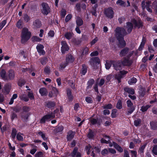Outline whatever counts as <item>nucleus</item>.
<instances>
[{
	"mask_svg": "<svg viewBox=\"0 0 157 157\" xmlns=\"http://www.w3.org/2000/svg\"><path fill=\"white\" fill-rule=\"evenodd\" d=\"M59 112L58 109L55 110L54 113H49L48 114L44 116L40 119V123H44L46 121H48L50 120L51 119L54 118L55 115Z\"/></svg>",
	"mask_w": 157,
	"mask_h": 157,
	"instance_id": "4",
	"label": "nucleus"
},
{
	"mask_svg": "<svg viewBox=\"0 0 157 157\" xmlns=\"http://www.w3.org/2000/svg\"><path fill=\"white\" fill-rule=\"evenodd\" d=\"M67 95L68 98L70 100H71L73 99V97L71 94V91L70 90H68L67 91Z\"/></svg>",
	"mask_w": 157,
	"mask_h": 157,
	"instance_id": "39",
	"label": "nucleus"
},
{
	"mask_svg": "<svg viewBox=\"0 0 157 157\" xmlns=\"http://www.w3.org/2000/svg\"><path fill=\"white\" fill-rule=\"evenodd\" d=\"M94 136V133L92 130H90L87 135V137L90 139H92Z\"/></svg>",
	"mask_w": 157,
	"mask_h": 157,
	"instance_id": "41",
	"label": "nucleus"
},
{
	"mask_svg": "<svg viewBox=\"0 0 157 157\" xmlns=\"http://www.w3.org/2000/svg\"><path fill=\"white\" fill-rule=\"evenodd\" d=\"M61 51L62 53L64 54L69 50V48L65 41H62L61 42Z\"/></svg>",
	"mask_w": 157,
	"mask_h": 157,
	"instance_id": "14",
	"label": "nucleus"
},
{
	"mask_svg": "<svg viewBox=\"0 0 157 157\" xmlns=\"http://www.w3.org/2000/svg\"><path fill=\"white\" fill-rule=\"evenodd\" d=\"M63 127L62 126H59L57 128L56 130L57 132H60L62 131L63 130Z\"/></svg>",
	"mask_w": 157,
	"mask_h": 157,
	"instance_id": "54",
	"label": "nucleus"
},
{
	"mask_svg": "<svg viewBox=\"0 0 157 157\" xmlns=\"http://www.w3.org/2000/svg\"><path fill=\"white\" fill-rule=\"evenodd\" d=\"M29 90L28 92V96L29 98L31 100L34 99V97L32 91H31L30 89H27V90Z\"/></svg>",
	"mask_w": 157,
	"mask_h": 157,
	"instance_id": "25",
	"label": "nucleus"
},
{
	"mask_svg": "<svg viewBox=\"0 0 157 157\" xmlns=\"http://www.w3.org/2000/svg\"><path fill=\"white\" fill-rule=\"evenodd\" d=\"M116 107L117 109H120L122 108V102L121 100H119L118 101Z\"/></svg>",
	"mask_w": 157,
	"mask_h": 157,
	"instance_id": "43",
	"label": "nucleus"
},
{
	"mask_svg": "<svg viewBox=\"0 0 157 157\" xmlns=\"http://www.w3.org/2000/svg\"><path fill=\"white\" fill-rule=\"evenodd\" d=\"M151 3V1H148L146 2L143 1L142 2V6L143 10L146 8L147 10L149 12H151L152 10L149 8L150 5Z\"/></svg>",
	"mask_w": 157,
	"mask_h": 157,
	"instance_id": "10",
	"label": "nucleus"
},
{
	"mask_svg": "<svg viewBox=\"0 0 157 157\" xmlns=\"http://www.w3.org/2000/svg\"><path fill=\"white\" fill-rule=\"evenodd\" d=\"M81 4L79 3H78L76 5L75 9L77 11H80L81 10Z\"/></svg>",
	"mask_w": 157,
	"mask_h": 157,
	"instance_id": "48",
	"label": "nucleus"
},
{
	"mask_svg": "<svg viewBox=\"0 0 157 157\" xmlns=\"http://www.w3.org/2000/svg\"><path fill=\"white\" fill-rule=\"evenodd\" d=\"M128 108L127 114L128 115L131 114L134 110L135 108L133 103L131 101L128 100L126 102Z\"/></svg>",
	"mask_w": 157,
	"mask_h": 157,
	"instance_id": "9",
	"label": "nucleus"
},
{
	"mask_svg": "<svg viewBox=\"0 0 157 157\" xmlns=\"http://www.w3.org/2000/svg\"><path fill=\"white\" fill-rule=\"evenodd\" d=\"M32 40L34 42H39L41 40V39L36 36H33L32 38Z\"/></svg>",
	"mask_w": 157,
	"mask_h": 157,
	"instance_id": "44",
	"label": "nucleus"
},
{
	"mask_svg": "<svg viewBox=\"0 0 157 157\" xmlns=\"http://www.w3.org/2000/svg\"><path fill=\"white\" fill-rule=\"evenodd\" d=\"M22 23L23 21L22 20H19L17 23V27L19 29H21L22 27Z\"/></svg>",
	"mask_w": 157,
	"mask_h": 157,
	"instance_id": "36",
	"label": "nucleus"
},
{
	"mask_svg": "<svg viewBox=\"0 0 157 157\" xmlns=\"http://www.w3.org/2000/svg\"><path fill=\"white\" fill-rule=\"evenodd\" d=\"M98 39L97 37H95L94 39L90 42L91 45H92L95 43L98 40Z\"/></svg>",
	"mask_w": 157,
	"mask_h": 157,
	"instance_id": "64",
	"label": "nucleus"
},
{
	"mask_svg": "<svg viewBox=\"0 0 157 157\" xmlns=\"http://www.w3.org/2000/svg\"><path fill=\"white\" fill-rule=\"evenodd\" d=\"M129 51V49L127 48H125L122 49L120 53L121 57L125 56L126 57L124 61L121 62V65L129 66L131 64L132 61L130 59V58L133 57L134 54V51Z\"/></svg>",
	"mask_w": 157,
	"mask_h": 157,
	"instance_id": "1",
	"label": "nucleus"
},
{
	"mask_svg": "<svg viewBox=\"0 0 157 157\" xmlns=\"http://www.w3.org/2000/svg\"><path fill=\"white\" fill-rule=\"evenodd\" d=\"M33 25L35 28H39L41 26V23L39 20H36L34 22Z\"/></svg>",
	"mask_w": 157,
	"mask_h": 157,
	"instance_id": "20",
	"label": "nucleus"
},
{
	"mask_svg": "<svg viewBox=\"0 0 157 157\" xmlns=\"http://www.w3.org/2000/svg\"><path fill=\"white\" fill-rule=\"evenodd\" d=\"M16 133L17 131L16 129L15 128L13 129L11 133V136L14 139L15 138Z\"/></svg>",
	"mask_w": 157,
	"mask_h": 157,
	"instance_id": "47",
	"label": "nucleus"
},
{
	"mask_svg": "<svg viewBox=\"0 0 157 157\" xmlns=\"http://www.w3.org/2000/svg\"><path fill=\"white\" fill-rule=\"evenodd\" d=\"M72 17V15L71 14H69L67 15L65 18V21L68 22L69 21Z\"/></svg>",
	"mask_w": 157,
	"mask_h": 157,
	"instance_id": "63",
	"label": "nucleus"
},
{
	"mask_svg": "<svg viewBox=\"0 0 157 157\" xmlns=\"http://www.w3.org/2000/svg\"><path fill=\"white\" fill-rule=\"evenodd\" d=\"M105 14L107 17L112 18L113 17V12L111 8H109L105 10Z\"/></svg>",
	"mask_w": 157,
	"mask_h": 157,
	"instance_id": "12",
	"label": "nucleus"
},
{
	"mask_svg": "<svg viewBox=\"0 0 157 157\" xmlns=\"http://www.w3.org/2000/svg\"><path fill=\"white\" fill-rule=\"evenodd\" d=\"M43 154L40 151L37 152L35 155V157H43Z\"/></svg>",
	"mask_w": 157,
	"mask_h": 157,
	"instance_id": "51",
	"label": "nucleus"
},
{
	"mask_svg": "<svg viewBox=\"0 0 157 157\" xmlns=\"http://www.w3.org/2000/svg\"><path fill=\"white\" fill-rule=\"evenodd\" d=\"M116 3L117 4H119L120 5L124 6H125L124 2L121 0H118L117 1Z\"/></svg>",
	"mask_w": 157,
	"mask_h": 157,
	"instance_id": "50",
	"label": "nucleus"
},
{
	"mask_svg": "<svg viewBox=\"0 0 157 157\" xmlns=\"http://www.w3.org/2000/svg\"><path fill=\"white\" fill-rule=\"evenodd\" d=\"M113 64L114 68L116 70H120L122 66L120 61L116 62L112 60H106L105 64V68L107 69H109Z\"/></svg>",
	"mask_w": 157,
	"mask_h": 157,
	"instance_id": "3",
	"label": "nucleus"
},
{
	"mask_svg": "<svg viewBox=\"0 0 157 157\" xmlns=\"http://www.w3.org/2000/svg\"><path fill=\"white\" fill-rule=\"evenodd\" d=\"M126 27L127 29V30L128 33H130L131 32L133 28L132 24L129 22H127Z\"/></svg>",
	"mask_w": 157,
	"mask_h": 157,
	"instance_id": "24",
	"label": "nucleus"
},
{
	"mask_svg": "<svg viewBox=\"0 0 157 157\" xmlns=\"http://www.w3.org/2000/svg\"><path fill=\"white\" fill-rule=\"evenodd\" d=\"M103 108L104 109H110L112 108V105L111 104H109L104 105Z\"/></svg>",
	"mask_w": 157,
	"mask_h": 157,
	"instance_id": "46",
	"label": "nucleus"
},
{
	"mask_svg": "<svg viewBox=\"0 0 157 157\" xmlns=\"http://www.w3.org/2000/svg\"><path fill=\"white\" fill-rule=\"evenodd\" d=\"M150 107L149 105H144L141 107V110L143 112H144L146 111L147 109Z\"/></svg>",
	"mask_w": 157,
	"mask_h": 157,
	"instance_id": "42",
	"label": "nucleus"
},
{
	"mask_svg": "<svg viewBox=\"0 0 157 157\" xmlns=\"http://www.w3.org/2000/svg\"><path fill=\"white\" fill-rule=\"evenodd\" d=\"M75 132L71 131H69L67 133V138L68 140H71L74 137Z\"/></svg>",
	"mask_w": 157,
	"mask_h": 157,
	"instance_id": "19",
	"label": "nucleus"
},
{
	"mask_svg": "<svg viewBox=\"0 0 157 157\" xmlns=\"http://www.w3.org/2000/svg\"><path fill=\"white\" fill-rule=\"evenodd\" d=\"M136 82V79L134 77H133L128 81V83L129 84L131 85L135 83Z\"/></svg>",
	"mask_w": 157,
	"mask_h": 157,
	"instance_id": "35",
	"label": "nucleus"
},
{
	"mask_svg": "<svg viewBox=\"0 0 157 157\" xmlns=\"http://www.w3.org/2000/svg\"><path fill=\"white\" fill-rule=\"evenodd\" d=\"M94 7H95V9L93 11H92V13L93 15L96 16H97V14L96 13V8L97 7V5L96 4L95 5Z\"/></svg>",
	"mask_w": 157,
	"mask_h": 157,
	"instance_id": "62",
	"label": "nucleus"
},
{
	"mask_svg": "<svg viewBox=\"0 0 157 157\" xmlns=\"http://www.w3.org/2000/svg\"><path fill=\"white\" fill-rule=\"evenodd\" d=\"M55 105L54 102L51 101L48 102L46 104L47 106L49 108H52L54 107Z\"/></svg>",
	"mask_w": 157,
	"mask_h": 157,
	"instance_id": "31",
	"label": "nucleus"
},
{
	"mask_svg": "<svg viewBox=\"0 0 157 157\" xmlns=\"http://www.w3.org/2000/svg\"><path fill=\"white\" fill-rule=\"evenodd\" d=\"M145 43V38H143L142 39V42L139 46L138 49L140 51L141 50L144 48Z\"/></svg>",
	"mask_w": 157,
	"mask_h": 157,
	"instance_id": "30",
	"label": "nucleus"
},
{
	"mask_svg": "<svg viewBox=\"0 0 157 157\" xmlns=\"http://www.w3.org/2000/svg\"><path fill=\"white\" fill-rule=\"evenodd\" d=\"M11 86L10 84H5L2 90V92L5 95L8 94L10 92L11 89Z\"/></svg>",
	"mask_w": 157,
	"mask_h": 157,
	"instance_id": "13",
	"label": "nucleus"
},
{
	"mask_svg": "<svg viewBox=\"0 0 157 157\" xmlns=\"http://www.w3.org/2000/svg\"><path fill=\"white\" fill-rule=\"evenodd\" d=\"M124 90L126 92H127L129 94H133L135 93L134 90L131 88H125L124 89Z\"/></svg>",
	"mask_w": 157,
	"mask_h": 157,
	"instance_id": "27",
	"label": "nucleus"
},
{
	"mask_svg": "<svg viewBox=\"0 0 157 157\" xmlns=\"http://www.w3.org/2000/svg\"><path fill=\"white\" fill-rule=\"evenodd\" d=\"M39 92L41 96H45L47 95V91L45 88H41L39 90Z\"/></svg>",
	"mask_w": 157,
	"mask_h": 157,
	"instance_id": "21",
	"label": "nucleus"
},
{
	"mask_svg": "<svg viewBox=\"0 0 157 157\" xmlns=\"http://www.w3.org/2000/svg\"><path fill=\"white\" fill-rule=\"evenodd\" d=\"M89 48L87 47H85L82 49V54L83 55L88 54L89 53Z\"/></svg>",
	"mask_w": 157,
	"mask_h": 157,
	"instance_id": "40",
	"label": "nucleus"
},
{
	"mask_svg": "<svg viewBox=\"0 0 157 157\" xmlns=\"http://www.w3.org/2000/svg\"><path fill=\"white\" fill-rule=\"evenodd\" d=\"M64 36L67 39L70 40L72 36V34L71 33H66L64 34Z\"/></svg>",
	"mask_w": 157,
	"mask_h": 157,
	"instance_id": "33",
	"label": "nucleus"
},
{
	"mask_svg": "<svg viewBox=\"0 0 157 157\" xmlns=\"http://www.w3.org/2000/svg\"><path fill=\"white\" fill-rule=\"evenodd\" d=\"M55 33L53 31L50 30L48 33V36L53 37Z\"/></svg>",
	"mask_w": 157,
	"mask_h": 157,
	"instance_id": "61",
	"label": "nucleus"
},
{
	"mask_svg": "<svg viewBox=\"0 0 157 157\" xmlns=\"http://www.w3.org/2000/svg\"><path fill=\"white\" fill-rule=\"evenodd\" d=\"M41 11L44 14L47 15L50 12V8L48 4L45 3H43L41 5Z\"/></svg>",
	"mask_w": 157,
	"mask_h": 157,
	"instance_id": "8",
	"label": "nucleus"
},
{
	"mask_svg": "<svg viewBox=\"0 0 157 157\" xmlns=\"http://www.w3.org/2000/svg\"><path fill=\"white\" fill-rule=\"evenodd\" d=\"M141 122V121L140 119H138L134 121V125L137 126L139 125Z\"/></svg>",
	"mask_w": 157,
	"mask_h": 157,
	"instance_id": "52",
	"label": "nucleus"
},
{
	"mask_svg": "<svg viewBox=\"0 0 157 157\" xmlns=\"http://www.w3.org/2000/svg\"><path fill=\"white\" fill-rule=\"evenodd\" d=\"M78 148L77 147H75L71 154V155L72 157H81V154L80 153L77 151Z\"/></svg>",
	"mask_w": 157,
	"mask_h": 157,
	"instance_id": "18",
	"label": "nucleus"
},
{
	"mask_svg": "<svg viewBox=\"0 0 157 157\" xmlns=\"http://www.w3.org/2000/svg\"><path fill=\"white\" fill-rule=\"evenodd\" d=\"M30 108L28 106H24L23 108V111L24 112H28L30 111Z\"/></svg>",
	"mask_w": 157,
	"mask_h": 157,
	"instance_id": "57",
	"label": "nucleus"
},
{
	"mask_svg": "<svg viewBox=\"0 0 157 157\" xmlns=\"http://www.w3.org/2000/svg\"><path fill=\"white\" fill-rule=\"evenodd\" d=\"M94 79H91L88 82V86L87 87V89H89V88H90L92 84L94 83Z\"/></svg>",
	"mask_w": 157,
	"mask_h": 157,
	"instance_id": "38",
	"label": "nucleus"
},
{
	"mask_svg": "<svg viewBox=\"0 0 157 157\" xmlns=\"http://www.w3.org/2000/svg\"><path fill=\"white\" fill-rule=\"evenodd\" d=\"M75 60L74 57L71 55H68L66 56V62L62 63L60 65L59 69L63 70L68 64L73 63Z\"/></svg>",
	"mask_w": 157,
	"mask_h": 157,
	"instance_id": "6",
	"label": "nucleus"
},
{
	"mask_svg": "<svg viewBox=\"0 0 157 157\" xmlns=\"http://www.w3.org/2000/svg\"><path fill=\"white\" fill-rule=\"evenodd\" d=\"M132 22L135 25L136 27H137L138 28H140L142 26L141 20L139 19L137 20H133L132 21Z\"/></svg>",
	"mask_w": 157,
	"mask_h": 157,
	"instance_id": "17",
	"label": "nucleus"
},
{
	"mask_svg": "<svg viewBox=\"0 0 157 157\" xmlns=\"http://www.w3.org/2000/svg\"><path fill=\"white\" fill-rule=\"evenodd\" d=\"M86 150L87 154H90V155L93 157L95 156V153H98L100 152L99 149L96 147H93L90 144L87 146L86 148Z\"/></svg>",
	"mask_w": 157,
	"mask_h": 157,
	"instance_id": "7",
	"label": "nucleus"
},
{
	"mask_svg": "<svg viewBox=\"0 0 157 157\" xmlns=\"http://www.w3.org/2000/svg\"><path fill=\"white\" fill-rule=\"evenodd\" d=\"M104 137L105 138L107 139L108 140H105L104 139H102L101 140V143H103L107 144L108 143L109 141V136L106 135H105L104 136Z\"/></svg>",
	"mask_w": 157,
	"mask_h": 157,
	"instance_id": "34",
	"label": "nucleus"
},
{
	"mask_svg": "<svg viewBox=\"0 0 157 157\" xmlns=\"http://www.w3.org/2000/svg\"><path fill=\"white\" fill-rule=\"evenodd\" d=\"M76 21L77 25L78 26H80L83 24V21L82 19L79 17H76Z\"/></svg>",
	"mask_w": 157,
	"mask_h": 157,
	"instance_id": "22",
	"label": "nucleus"
},
{
	"mask_svg": "<svg viewBox=\"0 0 157 157\" xmlns=\"http://www.w3.org/2000/svg\"><path fill=\"white\" fill-rule=\"evenodd\" d=\"M140 96L141 97H144L145 93V91L144 90H141L139 91Z\"/></svg>",
	"mask_w": 157,
	"mask_h": 157,
	"instance_id": "58",
	"label": "nucleus"
},
{
	"mask_svg": "<svg viewBox=\"0 0 157 157\" xmlns=\"http://www.w3.org/2000/svg\"><path fill=\"white\" fill-rule=\"evenodd\" d=\"M44 71L46 74H49L50 72V68L48 67H46L44 70Z\"/></svg>",
	"mask_w": 157,
	"mask_h": 157,
	"instance_id": "56",
	"label": "nucleus"
},
{
	"mask_svg": "<svg viewBox=\"0 0 157 157\" xmlns=\"http://www.w3.org/2000/svg\"><path fill=\"white\" fill-rule=\"evenodd\" d=\"M113 146L118 151L120 152H121L123 151L122 148L118 144L114 142H113Z\"/></svg>",
	"mask_w": 157,
	"mask_h": 157,
	"instance_id": "23",
	"label": "nucleus"
},
{
	"mask_svg": "<svg viewBox=\"0 0 157 157\" xmlns=\"http://www.w3.org/2000/svg\"><path fill=\"white\" fill-rule=\"evenodd\" d=\"M31 36V33L29 31L28 29L26 28L23 29L21 33V41L24 43L29 39Z\"/></svg>",
	"mask_w": 157,
	"mask_h": 157,
	"instance_id": "5",
	"label": "nucleus"
},
{
	"mask_svg": "<svg viewBox=\"0 0 157 157\" xmlns=\"http://www.w3.org/2000/svg\"><path fill=\"white\" fill-rule=\"evenodd\" d=\"M40 61L42 65H44L46 63L47 59L46 58H41L40 59Z\"/></svg>",
	"mask_w": 157,
	"mask_h": 157,
	"instance_id": "55",
	"label": "nucleus"
},
{
	"mask_svg": "<svg viewBox=\"0 0 157 157\" xmlns=\"http://www.w3.org/2000/svg\"><path fill=\"white\" fill-rule=\"evenodd\" d=\"M152 151L154 154L157 155V145L153 147Z\"/></svg>",
	"mask_w": 157,
	"mask_h": 157,
	"instance_id": "60",
	"label": "nucleus"
},
{
	"mask_svg": "<svg viewBox=\"0 0 157 157\" xmlns=\"http://www.w3.org/2000/svg\"><path fill=\"white\" fill-rule=\"evenodd\" d=\"M127 73V72L124 71H121L120 73L118 74H117L115 76V78L117 79L119 81V82H120V80L121 78L123 77V75Z\"/></svg>",
	"mask_w": 157,
	"mask_h": 157,
	"instance_id": "15",
	"label": "nucleus"
},
{
	"mask_svg": "<svg viewBox=\"0 0 157 157\" xmlns=\"http://www.w3.org/2000/svg\"><path fill=\"white\" fill-rule=\"evenodd\" d=\"M117 110L116 109H114L112 110V112L111 113V117L112 118H115L116 117V113Z\"/></svg>",
	"mask_w": 157,
	"mask_h": 157,
	"instance_id": "45",
	"label": "nucleus"
},
{
	"mask_svg": "<svg viewBox=\"0 0 157 157\" xmlns=\"http://www.w3.org/2000/svg\"><path fill=\"white\" fill-rule=\"evenodd\" d=\"M66 14V11L62 9L61 11V15L62 17H64Z\"/></svg>",
	"mask_w": 157,
	"mask_h": 157,
	"instance_id": "59",
	"label": "nucleus"
},
{
	"mask_svg": "<svg viewBox=\"0 0 157 157\" xmlns=\"http://www.w3.org/2000/svg\"><path fill=\"white\" fill-rule=\"evenodd\" d=\"M0 75L1 78L3 79H6V72L5 70H2L0 72Z\"/></svg>",
	"mask_w": 157,
	"mask_h": 157,
	"instance_id": "32",
	"label": "nucleus"
},
{
	"mask_svg": "<svg viewBox=\"0 0 157 157\" xmlns=\"http://www.w3.org/2000/svg\"><path fill=\"white\" fill-rule=\"evenodd\" d=\"M91 65L94 68H95V66H97L98 65L100 62L99 58L98 57H93L92 58L90 61Z\"/></svg>",
	"mask_w": 157,
	"mask_h": 157,
	"instance_id": "11",
	"label": "nucleus"
},
{
	"mask_svg": "<svg viewBox=\"0 0 157 157\" xmlns=\"http://www.w3.org/2000/svg\"><path fill=\"white\" fill-rule=\"evenodd\" d=\"M6 20H4L2 21L0 23V30L3 28L4 25L6 24Z\"/></svg>",
	"mask_w": 157,
	"mask_h": 157,
	"instance_id": "49",
	"label": "nucleus"
},
{
	"mask_svg": "<svg viewBox=\"0 0 157 157\" xmlns=\"http://www.w3.org/2000/svg\"><path fill=\"white\" fill-rule=\"evenodd\" d=\"M82 69L81 70L80 73L82 75H85L87 72V67L85 65H83Z\"/></svg>",
	"mask_w": 157,
	"mask_h": 157,
	"instance_id": "26",
	"label": "nucleus"
},
{
	"mask_svg": "<svg viewBox=\"0 0 157 157\" xmlns=\"http://www.w3.org/2000/svg\"><path fill=\"white\" fill-rule=\"evenodd\" d=\"M146 145L144 144L142 145L139 149V153L141 154L143 152L145 148Z\"/></svg>",
	"mask_w": 157,
	"mask_h": 157,
	"instance_id": "53",
	"label": "nucleus"
},
{
	"mask_svg": "<svg viewBox=\"0 0 157 157\" xmlns=\"http://www.w3.org/2000/svg\"><path fill=\"white\" fill-rule=\"evenodd\" d=\"M23 135L21 133H18L17 135V140L19 141H22L23 140Z\"/></svg>",
	"mask_w": 157,
	"mask_h": 157,
	"instance_id": "37",
	"label": "nucleus"
},
{
	"mask_svg": "<svg viewBox=\"0 0 157 157\" xmlns=\"http://www.w3.org/2000/svg\"><path fill=\"white\" fill-rule=\"evenodd\" d=\"M115 33L120 45L121 46H125L126 42L124 40L123 37L127 34L125 29L123 28L117 27L116 29Z\"/></svg>",
	"mask_w": 157,
	"mask_h": 157,
	"instance_id": "2",
	"label": "nucleus"
},
{
	"mask_svg": "<svg viewBox=\"0 0 157 157\" xmlns=\"http://www.w3.org/2000/svg\"><path fill=\"white\" fill-rule=\"evenodd\" d=\"M44 48V46L40 44H38L36 47L38 52L41 55H44L45 53V52L43 50Z\"/></svg>",
	"mask_w": 157,
	"mask_h": 157,
	"instance_id": "16",
	"label": "nucleus"
},
{
	"mask_svg": "<svg viewBox=\"0 0 157 157\" xmlns=\"http://www.w3.org/2000/svg\"><path fill=\"white\" fill-rule=\"evenodd\" d=\"M20 98L21 100L25 101H27L29 100V98L25 94H21L20 96Z\"/></svg>",
	"mask_w": 157,
	"mask_h": 157,
	"instance_id": "28",
	"label": "nucleus"
},
{
	"mask_svg": "<svg viewBox=\"0 0 157 157\" xmlns=\"http://www.w3.org/2000/svg\"><path fill=\"white\" fill-rule=\"evenodd\" d=\"M8 75L9 78L10 79H13L14 77V71L12 70H10L8 72Z\"/></svg>",
	"mask_w": 157,
	"mask_h": 157,
	"instance_id": "29",
	"label": "nucleus"
}]
</instances>
